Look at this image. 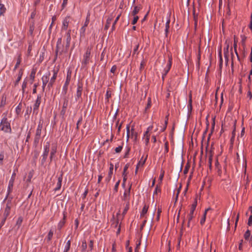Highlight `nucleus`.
<instances>
[{
  "mask_svg": "<svg viewBox=\"0 0 252 252\" xmlns=\"http://www.w3.org/2000/svg\"><path fill=\"white\" fill-rule=\"evenodd\" d=\"M120 180H119L115 184V186H114V190L115 192H117L118 191V187H119V184H120Z\"/></svg>",
  "mask_w": 252,
  "mask_h": 252,
  "instance_id": "obj_43",
  "label": "nucleus"
},
{
  "mask_svg": "<svg viewBox=\"0 0 252 252\" xmlns=\"http://www.w3.org/2000/svg\"><path fill=\"white\" fill-rule=\"evenodd\" d=\"M111 96V92L109 91H107L106 94H105V99L107 100V102H109V99Z\"/></svg>",
  "mask_w": 252,
  "mask_h": 252,
  "instance_id": "obj_36",
  "label": "nucleus"
},
{
  "mask_svg": "<svg viewBox=\"0 0 252 252\" xmlns=\"http://www.w3.org/2000/svg\"><path fill=\"white\" fill-rule=\"evenodd\" d=\"M22 108V103L20 102L16 108V112L18 115L20 112Z\"/></svg>",
  "mask_w": 252,
  "mask_h": 252,
  "instance_id": "obj_35",
  "label": "nucleus"
},
{
  "mask_svg": "<svg viewBox=\"0 0 252 252\" xmlns=\"http://www.w3.org/2000/svg\"><path fill=\"white\" fill-rule=\"evenodd\" d=\"M224 56L225 60V62L226 63H227L229 56L228 46H227L226 49H224Z\"/></svg>",
  "mask_w": 252,
  "mask_h": 252,
  "instance_id": "obj_26",
  "label": "nucleus"
},
{
  "mask_svg": "<svg viewBox=\"0 0 252 252\" xmlns=\"http://www.w3.org/2000/svg\"><path fill=\"white\" fill-rule=\"evenodd\" d=\"M244 238L246 240L249 241L250 242L251 241L252 238L251 237V232L249 230H248L244 234Z\"/></svg>",
  "mask_w": 252,
  "mask_h": 252,
  "instance_id": "obj_25",
  "label": "nucleus"
},
{
  "mask_svg": "<svg viewBox=\"0 0 252 252\" xmlns=\"http://www.w3.org/2000/svg\"><path fill=\"white\" fill-rule=\"evenodd\" d=\"M138 19H139V17L138 16H134L133 19V20H132V21L131 24L132 25H135L137 23Z\"/></svg>",
  "mask_w": 252,
  "mask_h": 252,
  "instance_id": "obj_48",
  "label": "nucleus"
},
{
  "mask_svg": "<svg viewBox=\"0 0 252 252\" xmlns=\"http://www.w3.org/2000/svg\"><path fill=\"white\" fill-rule=\"evenodd\" d=\"M63 180V175L61 174L58 178V183L57 185V187L56 188H55L54 190L57 191L59 190L62 186V182Z\"/></svg>",
  "mask_w": 252,
  "mask_h": 252,
  "instance_id": "obj_15",
  "label": "nucleus"
},
{
  "mask_svg": "<svg viewBox=\"0 0 252 252\" xmlns=\"http://www.w3.org/2000/svg\"><path fill=\"white\" fill-rule=\"evenodd\" d=\"M34 29V23L33 22L32 25H30L29 32L31 34H32Z\"/></svg>",
  "mask_w": 252,
  "mask_h": 252,
  "instance_id": "obj_41",
  "label": "nucleus"
},
{
  "mask_svg": "<svg viewBox=\"0 0 252 252\" xmlns=\"http://www.w3.org/2000/svg\"><path fill=\"white\" fill-rule=\"evenodd\" d=\"M130 188H129L128 189V190L127 191H125L124 192V200H126V197H127V195H129V193H130Z\"/></svg>",
  "mask_w": 252,
  "mask_h": 252,
  "instance_id": "obj_47",
  "label": "nucleus"
},
{
  "mask_svg": "<svg viewBox=\"0 0 252 252\" xmlns=\"http://www.w3.org/2000/svg\"><path fill=\"white\" fill-rule=\"evenodd\" d=\"M86 27L83 26L80 29V35L82 36H85V32L86 31Z\"/></svg>",
  "mask_w": 252,
  "mask_h": 252,
  "instance_id": "obj_39",
  "label": "nucleus"
},
{
  "mask_svg": "<svg viewBox=\"0 0 252 252\" xmlns=\"http://www.w3.org/2000/svg\"><path fill=\"white\" fill-rule=\"evenodd\" d=\"M151 106V100L150 98H148V101L147 103V106L145 108V111H147L148 109H149Z\"/></svg>",
  "mask_w": 252,
  "mask_h": 252,
  "instance_id": "obj_49",
  "label": "nucleus"
},
{
  "mask_svg": "<svg viewBox=\"0 0 252 252\" xmlns=\"http://www.w3.org/2000/svg\"><path fill=\"white\" fill-rule=\"evenodd\" d=\"M68 0H63V3L62 4V9H63L67 4Z\"/></svg>",
  "mask_w": 252,
  "mask_h": 252,
  "instance_id": "obj_59",
  "label": "nucleus"
},
{
  "mask_svg": "<svg viewBox=\"0 0 252 252\" xmlns=\"http://www.w3.org/2000/svg\"><path fill=\"white\" fill-rule=\"evenodd\" d=\"M23 69H21L19 71V73H18V76L16 79V80L15 81V86H16L17 85H18L19 82L20 81V80L21 79V77L22 76V75H23Z\"/></svg>",
  "mask_w": 252,
  "mask_h": 252,
  "instance_id": "obj_23",
  "label": "nucleus"
},
{
  "mask_svg": "<svg viewBox=\"0 0 252 252\" xmlns=\"http://www.w3.org/2000/svg\"><path fill=\"white\" fill-rule=\"evenodd\" d=\"M234 48L235 52L237 56L238 57V54L237 51V43H236V41L235 39H234Z\"/></svg>",
  "mask_w": 252,
  "mask_h": 252,
  "instance_id": "obj_52",
  "label": "nucleus"
},
{
  "mask_svg": "<svg viewBox=\"0 0 252 252\" xmlns=\"http://www.w3.org/2000/svg\"><path fill=\"white\" fill-rule=\"evenodd\" d=\"M113 168H114L113 164L112 163H110L108 174L107 177L105 178V182L107 183H108L111 179L112 175L113 174Z\"/></svg>",
  "mask_w": 252,
  "mask_h": 252,
  "instance_id": "obj_12",
  "label": "nucleus"
},
{
  "mask_svg": "<svg viewBox=\"0 0 252 252\" xmlns=\"http://www.w3.org/2000/svg\"><path fill=\"white\" fill-rule=\"evenodd\" d=\"M50 147V143L49 142H47L45 145L44 146V152L42 155V158L41 160V165H43L46 162L47 157L48 156Z\"/></svg>",
  "mask_w": 252,
  "mask_h": 252,
  "instance_id": "obj_2",
  "label": "nucleus"
},
{
  "mask_svg": "<svg viewBox=\"0 0 252 252\" xmlns=\"http://www.w3.org/2000/svg\"><path fill=\"white\" fill-rule=\"evenodd\" d=\"M171 66V61H169V63L168 64V67H167V68L165 70V73H164V74L162 75V78H164V77L166 75V74L168 73V72L170 70Z\"/></svg>",
  "mask_w": 252,
  "mask_h": 252,
  "instance_id": "obj_34",
  "label": "nucleus"
},
{
  "mask_svg": "<svg viewBox=\"0 0 252 252\" xmlns=\"http://www.w3.org/2000/svg\"><path fill=\"white\" fill-rule=\"evenodd\" d=\"M66 215L64 212H63V217L62 220H61L58 223V228L59 230H61L62 227L63 226L65 223V219H66Z\"/></svg>",
  "mask_w": 252,
  "mask_h": 252,
  "instance_id": "obj_16",
  "label": "nucleus"
},
{
  "mask_svg": "<svg viewBox=\"0 0 252 252\" xmlns=\"http://www.w3.org/2000/svg\"><path fill=\"white\" fill-rule=\"evenodd\" d=\"M219 56H220L219 66H220V68H221L222 67V63H223V60H222V56L221 55V53H220Z\"/></svg>",
  "mask_w": 252,
  "mask_h": 252,
  "instance_id": "obj_40",
  "label": "nucleus"
},
{
  "mask_svg": "<svg viewBox=\"0 0 252 252\" xmlns=\"http://www.w3.org/2000/svg\"><path fill=\"white\" fill-rule=\"evenodd\" d=\"M140 8L137 6H135L132 12V14L133 16H135L136 14H137L139 11Z\"/></svg>",
  "mask_w": 252,
  "mask_h": 252,
  "instance_id": "obj_38",
  "label": "nucleus"
},
{
  "mask_svg": "<svg viewBox=\"0 0 252 252\" xmlns=\"http://www.w3.org/2000/svg\"><path fill=\"white\" fill-rule=\"evenodd\" d=\"M122 149H123V146L122 145L119 146L118 147L115 148V151L116 153H119L122 151Z\"/></svg>",
  "mask_w": 252,
  "mask_h": 252,
  "instance_id": "obj_44",
  "label": "nucleus"
},
{
  "mask_svg": "<svg viewBox=\"0 0 252 252\" xmlns=\"http://www.w3.org/2000/svg\"><path fill=\"white\" fill-rule=\"evenodd\" d=\"M50 76V72L48 71L45 75H44L42 77V82H46L48 83L49 81V77Z\"/></svg>",
  "mask_w": 252,
  "mask_h": 252,
  "instance_id": "obj_22",
  "label": "nucleus"
},
{
  "mask_svg": "<svg viewBox=\"0 0 252 252\" xmlns=\"http://www.w3.org/2000/svg\"><path fill=\"white\" fill-rule=\"evenodd\" d=\"M70 247H68L67 246H65L63 252H68L70 250Z\"/></svg>",
  "mask_w": 252,
  "mask_h": 252,
  "instance_id": "obj_63",
  "label": "nucleus"
},
{
  "mask_svg": "<svg viewBox=\"0 0 252 252\" xmlns=\"http://www.w3.org/2000/svg\"><path fill=\"white\" fill-rule=\"evenodd\" d=\"M121 16V14H119L117 17L116 18L114 22H113V25H112V30L113 31L115 30V25L117 23V22H118V21L119 20L120 17Z\"/></svg>",
  "mask_w": 252,
  "mask_h": 252,
  "instance_id": "obj_33",
  "label": "nucleus"
},
{
  "mask_svg": "<svg viewBox=\"0 0 252 252\" xmlns=\"http://www.w3.org/2000/svg\"><path fill=\"white\" fill-rule=\"evenodd\" d=\"M62 37H60L58 38L57 45L56 47L55 50V59H57L58 53H60V46L62 45Z\"/></svg>",
  "mask_w": 252,
  "mask_h": 252,
  "instance_id": "obj_11",
  "label": "nucleus"
},
{
  "mask_svg": "<svg viewBox=\"0 0 252 252\" xmlns=\"http://www.w3.org/2000/svg\"><path fill=\"white\" fill-rule=\"evenodd\" d=\"M6 219V218L3 217V219L0 223V228H1L4 224Z\"/></svg>",
  "mask_w": 252,
  "mask_h": 252,
  "instance_id": "obj_54",
  "label": "nucleus"
},
{
  "mask_svg": "<svg viewBox=\"0 0 252 252\" xmlns=\"http://www.w3.org/2000/svg\"><path fill=\"white\" fill-rule=\"evenodd\" d=\"M58 72V70H55V69L53 70L54 74H53V76L52 77V78H51L50 81L49 82L48 86H47V87L49 90L50 89V88L51 87H52V86L55 81V80L57 76Z\"/></svg>",
  "mask_w": 252,
  "mask_h": 252,
  "instance_id": "obj_10",
  "label": "nucleus"
},
{
  "mask_svg": "<svg viewBox=\"0 0 252 252\" xmlns=\"http://www.w3.org/2000/svg\"><path fill=\"white\" fill-rule=\"evenodd\" d=\"M142 238V235L140 236L139 240L138 241V243L136 244V246L135 248L140 249V245H141V239Z\"/></svg>",
  "mask_w": 252,
  "mask_h": 252,
  "instance_id": "obj_57",
  "label": "nucleus"
},
{
  "mask_svg": "<svg viewBox=\"0 0 252 252\" xmlns=\"http://www.w3.org/2000/svg\"><path fill=\"white\" fill-rule=\"evenodd\" d=\"M210 210V208H209L208 209H207L204 213V215H203V218L201 219V220H200V224L201 225H203L204 224V223H205V220H206V214H207V212Z\"/></svg>",
  "mask_w": 252,
  "mask_h": 252,
  "instance_id": "obj_30",
  "label": "nucleus"
},
{
  "mask_svg": "<svg viewBox=\"0 0 252 252\" xmlns=\"http://www.w3.org/2000/svg\"><path fill=\"white\" fill-rule=\"evenodd\" d=\"M128 167H129V164L128 163L126 164L124 168L123 172V175H124V174H126V172L127 171V169L128 168Z\"/></svg>",
  "mask_w": 252,
  "mask_h": 252,
  "instance_id": "obj_53",
  "label": "nucleus"
},
{
  "mask_svg": "<svg viewBox=\"0 0 252 252\" xmlns=\"http://www.w3.org/2000/svg\"><path fill=\"white\" fill-rule=\"evenodd\" d=\"M93 244H94V241L93 240H90V243L89 244V249L90 251H92L93 249Z\"/></svg>",
  "mask_w": 252,
  "mask_h": 252,
  "instance_id": "obj_50",
  "label": "nucleus"
},
{
  "mask_svg": "<svg viewBox=\"0 0 252 252\" xmlns=\"http://www.w3.org/2000/svg\"><path fill=\"white\" fill-rule=\"evenodd\" d=\"M142 167V158H141L138 162V163L136 165L135 171V174H136L138 170L139 169H141Z\"/></svg>",
  "mask_w": 252,
  "mask_h": 252,
  "instance_id": "obj_29",
  "label": "nucleus"
},
{
  "mask_svg": "<svg viewBox=\"0 0 252 252\" xmlns=\"http://www.w3.org/2000/svg\"><path fill=\"white\" fill-rule=\"evenodd\" d=\"M82 119H83L82 117L81 116L79 118V120H78L77 124H76V127L77 130L79 129V125L82 122Z\"/></svg>",
  "mask_w": 252,
  "mask_h": 252,
  "instance_id": "obj_46",
  "label": "nucleus"
},
{
  "mask_svg": "<svg viewBox=\"0 0 252 252\" xmlns=\"http://www.w3.org/2000/svg\"><path fill=\"white\" fill-rule=\"evenodd\" d=\"M83 91V84L79 82L77 85V89L76 94L75 95V100L77 101L81 97L82 93Z\"/></svg>",
  "mask_w": 252,
  "mask_h": 252,
  "instance_id": "obj_9",
  "label": "nucleus"
},
{
  "mask_svg": "<svg viewBox=\"0 0 252 252\" xmlns=\"http://www.w3.org/2000/svg\"><path fill=\"white\" fill-rule=\"evenodd\" d=\"M16 175V174L15 171L14 170L12 174L11 179L9 180L8 188H7V191L9 192H11L12 191Z\"/></svg>",
  "mask_w": 252,
  "mask_h": 252,
  "instance_id": "obj_8",
  "label": "nucleus"
},
{
  "mask_svg": "<svg viewBox=\"0 0 252 252\" xmlns=\"http://www.w3.org/2000/svg\"><path fill=\"white\" fill-rule=\"evenodd\" d=\"M131 134L132 136H135V139L136 140L138 136V133L133 128H131Z\"/></svg>",
  "mask_w": 252,
  "mask_h": 252,
  "instance_id": "obj_42",
  "label": "nucleus"
},
{
  "mask_svg": "<svg viewBox=\"0 0 252 252\" xmlns=\"http://www.w3.org/2000/svg\"><path fill=\"white\" fill-rule=\"evenodd\" d=\"M89 15H88V16H87V17L86 18V21L85 22V23H84V27H87L88 25V24H89V21H90L89 18Z\"/></svg>",
  "mask_w": 252,
  "mask_h": 252,
  "instance_id": "obj_60",
  "label": "nucleus"
},
{
  "mask_svg": "<svg viewBox=\"0 0 252 252\" xmlns=\"http://www.w3.org/2000/svg\"><path fill=\"white\" fill-rule=\"evenodd\" d=\"M41 96L40 94H38L36 100L34 104L33 105V112L38 109L39 106L41 103Z\"/></svg>",
  "mask_w": 252,
  "mask_h": 252,
  "instance_id": "obj_13",
  "label": "nucleus"
},
{
  "mask_svg": "<svg viewBox=\"0 0 252 252\" xmlns=\"http://www.w3.org/2000/svg\"><path fill=\"white\" fill-rule=\"evenodd\" d=\"M197 205V200L195 199L194 202L191 205V207L189 211V214L188 215V225L189 227V223L192 218H193L194 211L195 210Z\"/></svg>",
  "mask_w": 252,
  "mask_h": 252,
  "instance_id": "obj_4",
  "label": "nucleus"
},
{
  "mask_svg": "<svg viewBox=\"0 0 252 252\" xmlns=\"http://www.w3.org/2000/svg\"><path fill=\"white\" fill-rule=\"evenodd\" d=\"M113 19V16L112 15L109 17L107 20H106V23L104 26V30H107L109 28L110 25L111 23V21H112Z\"/></svg>",
  "mask_w": 252,
  "mask_h": 252,
  "instance_id": "obj_20",
  "label": "nucleus"
},
{
  "mask_svg": "<svg viewBox=\"0 0 252 252\" xmlns=\"http://www.w3.org/2000/svg\"><path fill=\"white\" fill-rule=\"evenodd\" d=\"M32 49V44H29L28 49V54L29 55H30Z\"/></svg>",
  "mask_w": 252,
  "mask_h": 252,
  "instance_id": "obj_62",
  "label": "nucleus"
},
{
  "mask_svg": "<svg viewBox=\"0 0 252 252\" xmlns=\"http://www.w3.org/2000/svg\"><path fill=\"white\" fill-rule=\"evenodd\" d=\"M23 218L22 217L20 216L18 218V220L16 221V223L15 224V227H17V229H18L21 226L22 223L23 222Z\"/></svg>",
  "mask_w": 252,
  "mask_h": 252,
  "instance_id": "obj_24",
  "label": "nucleus"
},
{
  "mask_svg": "<svg viewBox=\"0 0 252 252\" xmlns=\"http://www.w3.org/2000/svg\"><path fill=\"white\" fill-rule=\"evenodd\" d=\"M53 231L51 229L48 234V235H47V239H48V241H49L51 240L52 237H53Z\"/></svg>",
  "mask_w": 252,
  "mask_h": 252,
  "instance_id": "obj_37",
  "label": "nucleus"
},
{
  "mask_svg": "<svg viewBox=\"0 0 252 252\" xmlns=\"http://www.w3.org/2000/svg\"><path fill=\"white\" fill-rule=\"evenodd\" d=\"M249 28L252 32V16H251V21L249 25Z\"/></svg>",
  "mask_w": 252,
  "mask_h": 252,
  "instance_id": "obj_64",
  "label": "nucleus"
},
{
  "mask_svg": "<svg viewBox=\"0 0 252 252\" xmlns=\"http://www.w3.org/2000/svg\"><path fill=\"white\" fill-rule=\"evenodd\" d=\"M69 16H66L63 21L62 30H66L69 23Z\"/></svg>",
  "mask_w": 252,
  "mask_h": 252,
  "instance_id": "obj_14",
  "label": "nucleus"
},
{
  "mask_svg": "<svg viewBox=\"0 0 252 252\" xmlns=\"http://www.w3.org/2000/svg\"><path fill=\"white\" fill-rule=\"evenodd\" d=\"M57 146L56 144H53L52 145V147H51V153H50V155H55L56 152H57Z\"/></svg>",
  "mask_w": 252,
  "mask_h": 252,
  "instance_id": "obj_28",
  "label": "nucleus"
},
{
  "mask_svg": "<svg viewBox=\"0 0 252 252\" xmlns=\"http://www.w3.org/2000/svg\"><path fill=\"white\" fill-rule=\"evenodd\" d=\"M87 248V244L86 240H83L82 241V244L81 246V251L82 252H85Z\"/></svg>",
  "mask_w": 252,
  "mask_h": 252,
  "instance_id": "obj_31",
  "label": "nucleus"
},
{
  "mask_svg": "<svg viewBox=\"0 0 252 252\" xmlns=\"http://www.w3.org/2000/svg\"><path fill=\"white\" fill-rule=\"evenodd\" d=\"M11 210V206L6 205V207L4 209V212L3 213V217L5 218H7L9 215Z\"/></svg>",
  "mask_w": 252,
  "mask_h": 252,
  "instance_id": "obj_19",
  "label": "nucleus"
},
{
  "mask_svg": "<svg viewBox=\"0 0 252 252\" xmlns=\"http://www.w3.org/2000/svg\"><path fill=\"white\" fill-rule=\"evenodd\" d=\"M40 138V136L35 135L34 141H33V145L35 147L37 146L38 144Z\"/></svg>",
  "mask_w": 252,
  "mask_h": 252,
  "instance_id": "obj_32",
  "label": "nucleus"
},
{
  "mask_svg": "<svg viewBox=\"0 0 252 252\" xmlns=\"http://www.w3.org/2000/svg\"><path fill=\"white\" fill-rule=\"evenodd\" d=\"M32 172H30L29 173V175H28V179L27 180V182H31V178H32Z\"/></svg>",
  "mask_w": 252,
  "mask_h": 252,
  "instance_id": "obj_61",
  "label": "nucleus"
},
{
  "mask_svg": "<svg viewBox=\"0 0 252 252\" xmlns=\"http://www.w3.org/2000/svg\"><path fill=\"white\" fill-rule=\"evenodd\" d=\"M153 128V126H149L146 131L145 132L144 134V136L146 138V143H148L149 142V136H150V134H149V132Z\"/></svg>",
  "mask_w": 252,
  "mask_h": 252,
  "instance_id": "obj_17",
  "label": "nucleus"
},
{
  "mask_svg": "<svg viewBox=\"0 0 252 252\" xmlns=\"http://www.w3.org/2000/svg\"><path fill=\"white\" fill-rule=\"evenodd\" d=\"M35 73H36V69L33 68L31 73V74L30 75V79L31 80V84H32L34 81Z\"/></svg>",
  "mask_w": 252,
  "mask_h": 252,
  "instance_id": "obj_27",
  "label": "nucleus"
},
{
  "mask_svg": "<svg viewBox=\"0 0 252 252\" xmlns=\"http://www.w3.org/2000/svg\"><path fill=\"white\" fill-rule=\"evenodd\" d=\"M169 23H170V20H167V21L166 22V24H165V31L166 33H167L168 32V29L169 28Z\"/></svg>",
  "mask_w": 252,
  "mask_h": 252,
  "instance_id": "obj_45",
  "label": "nucleus"
},
{
  "mask_svg": "<svg viewBox=\"0 0 252 252\" xmlns=\"http://www.w3.org/2000/svg\"><path fill=\"white\" fill-rule=\"evenodd\" d=\"M117 69V66L116 65H113L110 70L111 72L114 73Z\"/></svg>",
  "mask_w": 252,
  "mask_h": 252,
  "instance_id": "obj_58",
  "label": "nucleus"
},
{
  "mask_svg": "<svg viewBox=\"0 0 252 252\" xmlns=\"http://www.w3.org/2000/svg\"><path fill=\"white\" fill-rule=\"evenodd\" d=\"M67 105H68V100L66 99H65L64 100L63 103V109L61 112V115H64L65 111H66V109L67 107Z\"/></svg>",
  "mask_w": 252,
  "mask_h": 252,
  "instance_id": "obj_18",
  "label": "nucleus"
},
{
  "mask_svg": "<svg viewBox=\"0 0 252 252\" xmlns=\"http://www.w3.org/2000/svg\"><path fill=\"white\" fill-rule=\"evenodd\" d=\"M42 128V124H41L40 122H39V123L38 124V125L37 126V128L36 129L35 135L40 136Z\"/></svg>",
  "mask_w": 252,
  "mask_h": 252,
  "instance_id": "obj_21",
  "label": "nucleus"
},
{
  "mask_svg": "<svg viewBox=\"0 0 252 252\" xmlns=\"http://www.w3.org/2000/svg\"><path fill=\"white\" fill-rule=\"evenodd\" d=\"M66 44L65 46V49H64V47L63 45L62 46V49L60 51V55H62L63 53L67 52L69 46H70V42L71 41V30H69L66 33Z\"/></svg>",
  "mask_w": 252,
  "mask_h": 252,
  "instance_id": "obj_3",
  "label": "nucleus"
},
{
  "mask_svg": "<svg viewBox=\"0 0 252 252\" xmlns=\"http://www.w3.org/2000/svg\"><path fill=\"white\" fill-rule=\"evenodd\" d=\"M133 53H132V57L134 58L135 59L138 58V55L140 52V51L142 49V47L141 48L140 50L139 51V45L140 43L138 42H133Z\"/></svg>",
  "mask_w": 252,
  "mask_h": 252,
  "instance_id": "obj_7",
  "label": "nucleus"
},
{
  "mask_svg": "<svg viewBox=\"0 0 252 252\" xmlns=\"http://www.w3.org/2000/svg\"><path fill=\"white\" fill-rule=\"evenodd\" d=\"M148 209V207L146 205H145L144 207H143V218L144 217V214L147 213Z\"/></svg>",
  "mask_w": 252,
  "mask_h": 252,
  "instance_id": "obj_51",
  "label": "nucleus"
},
{
  "mask_svg": "<svg viewBox=\"0 0 252 252\" xmlns=\"http://www.w3.org/2000/svg\"><path fill=\"white\" fill-rule=\"evenodd\" d=\"M38 84L37 83H35L33 85V89L32 91V94H36V88L38 86Z\"/></svg>",
  "mask_w": 252,
  "mask_h": 252,
  "instance_id": "obj_55",
  "label": "nucleus"
},
{
  "mask_svg": "<svg viewBox=\"0 0 252 252\" xmlns=\"http://www.w3.org/2000/svg\"><path fill=\"white\" fill-rule=\"evenodd\" d=\"M0 129L7 133H10L11 131L10 123L8 121V119L6 116H5L1 120L0 124Z\"/></svg>",
  "mask_w": 252,
  "mask_h": 252,
  "instance_id": "obj_1",
  "label": "nucleus"
},
{
  "mask_svg": "<svg viewBox=\"0 0 252 252\" xmlns=\"http://www.w3.org/2000/svg\"><path fill=\"white\" fill-rule=\"evenodd\" d=\"M27 87V82H26L25 81H24L23 83V84H22V91H23V93H24V92H25V89Z\"/></svg>",
  "mask_w": 252,
  "mask_h": 252,
  "instance_id": "obj_56",
  "label": "nucleus"
},
{
  "mask_svg": "<svg viewBox=\"0 0 252 252\" xmlns=\"http://www.w3.org/2000/svg\"><path fill=\"white\" fill-rule=\"evenodd\" d=\"M71 71H69V70H68L67 72L66 80L63 88L62 93L64 94H66L67 93V87L69 84L71 78Z\"/></svg>",
  "mask_w": 252,
  "mask_h": 252,
  "instance_id": "obj_6",
  "label": "nucleus"
},
{
  "mask_svg": "<svg viewBox=\"0 0 252 252\" xmlns=\"http://www.w3.org/2000/svg\"><path fill=\"white\" fill-rule=\"evenodd\" d=\"M91 53V48L88 47L85 54L83 56V60L82 61V65H86L88 63L90 58Z\"/></svg>",
  "mask_w": 252,
  "mask_h": 252,
  "instance_id": "obj_5",
  "label": "nucleus"
}]
</instances>
